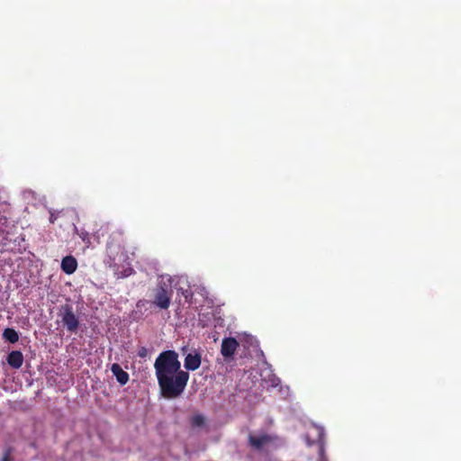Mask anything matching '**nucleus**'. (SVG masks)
<instances>
[{
	"label": "nucleus",
	"mask_w": 461,
	"mask_h": 461,
	"mask_svg": "<svg viewBox=\"0 0 461 461\" xmlns=\"http://www.w3.org/2000/svg\"><path fill=\"white\" fill-rule=\"evenodd\" d=\"M156 375H189L180 370L181 364L178 355L174 350L161 352L156 358L154 364Z\"/></svg>",
	"instance_id": "f257e3e1"
},
{
	"label": "nucleus",
	"mask_w": 461,
	"mask_h": 461,
	"mask_svg": "<svg viewBox=\"0 0 461 461\" xmlns=\"http://www.w3.org/2000/svg\"><path fill=\"white\" fill-rule=\"evenodd\" d=\"M189 376H158L161 394L167 399L179 396L186 386Z\"/></svg>",
	"instance_id": "f03ea898"
},
{
	"label": "nucleus",
	"mask_w": 461,
	"mask_h": 461,
	"mask_svg": "<svg viewBox=\"0 0 461 461\" xmlns=\"http://www.w3.org/2000/svg\"><path fill=\"white\" fill-rule=\"evenodd\" d=\"M282 443V439L276 434L267 432L249 433L248 436L249 447L257 452H262L268 447H277Z\"/></svg>",
	"instance_id": "7ed1b4c3"
},
{
	"label": "nucleus",
	"mask_w": 461,
	"mask_h": 461,
	"mask_svg": "<svg viewBox=\"0 0 461 461\" xmlns=\"http://www.w3.org/2000/svg\"><path fill=\"white\" fill-rule=\"evenodd\" d=\"M173 290L170 285L166 283H159L154 289L152 303L162 310L169 308Z\"/></svg>",
	"instance_id": "20e7f679"
},
{
	"label": "nucleus",
	"mask_w": 461,
	"mask_h": 461,
	"mask_svg": "<svg viewBox=\"0 0 461 461\" xmlns=\"http://www.w3.org/2000/svg\"><path fill=\"white\" fill-rule=\"evenodd\" d=\"M60 316L62 323L67 328V330L71 333L77 332L79 327V321L74 313L73 307L70 304L61 306Z\"/></svg>",
	"instance_id": "39448f33"
},
{
	"label": "nucleus",
	"mask_w": 461,
	"mask_h": 461,
	"mask_svg": "<svg viewBox=\"0 0 461 461\" xmlns=\"http://www.w3.org/2000/svg\"><path fill=\"white\" fill-rule=\"evenodd\" d=\"M240 343L236 339L229 337L222 339L221 346V353L225 358L233 357Z\"/></svg>",
	"instance_id": "423d86ee"
},
{
	"label": "nucleus",
	"mask_w": 461,
	"mask_h": 461,
	"mask_svg": "<svg viewBox=\"0 0 461 461\" xmlns=\"http://www.w3.org/2000/svg\"><path fill=\"white\" fill-rule=\"evenodd\" d=\"M201 365V355L197 352L189 353L186 355L184 366L185 369L194 371Z\"/></svg>",
	"instance_id": "0eeeda50"
},
{
	"label": "nucleus",
	"mask_w": 461,
	"mask_h": 461,
	"mask_svg": "<svg viewBox=\"0 0 461 461\" xmlns=\"http://www.w3.org/2000/svg\"><path fill=\"white\" fill-rule=\"evenodd\" d=\"M77 268V261L73 256H66L61 261V269L67 275L75 273Z\"/></svg>",
	"instance_id": "6e6552de"
},
{
	"label": "nucleus",
	"mask_w": 461,
	"mask_h": 461,
	"mask_svg": "<svg viewBox=\"0 0 461 461\" xmlns=\"http://www.w3.org/2000/svg\"><path fill=\"white\" fill-rule=\"evenodd\" d=\"M7 364L13 368H19L23 363V356L21 351H11L6 358Z\"/></svg>",
	"instance_id": "1a4fd4ad"
},
{
	"label": "nucleus",
	"mask_w": 461,
	"mask_h": 461,
	"mask_svg": "<svg viewBox=\"0 0 461 461\" xmlns=\"http://www.w3.org/2000/svg\"><path fill=\"white\" fill-rule=\"evenodd\" d=\"M3 338L10 343H15L19 340L18 332L12 328H6L3 332Z\"/></svg>",
	"instance_id": "9d476101"
},
{
	"label": "nucleus",
	"mask_w": 461,
	"mask_h": 461,
	"mask_svg": "<svg viewBox=\"0 0 461 461\" xmlns=\"http://www.w3.org/2000/svg\"><path fill=\"white\" fill-rule=\"evenodd\" d=\"M260 375H271L273 373L272 366L266 361L263 357L260 363L258 364Z\"/></svg>",
	"instance_id": "9b49d317"
},
{
	"label": "nucleus",
	"mask_w": 461,
	"mask_h": 461,
	"mask_svg": "<svg viewBox=\"0 0 461 461\" xmlns=\"http://www.w3.org/2000/svg\"><path fill=\"white\" fill-rule=\"evenodd\" d=\"M319 441H320V449H319L320 461H328V459L325 456V450H324V445H323V430L322 429H320Z\"/></svg>",
	"instance_id": "f8f14e48"
},
{
	"label": "nucleus",
	"mask_w": 461,
	"mask_h": 461,
	"mask_svg": "<svg viewBox=\"0 0 461 461\" xmlns=\"http://www.w3.org/2000/svg\"><path fill=\"white\" fill-rule=\"evenodd\" d=\"M205 423L204 417L202 414H196L192 417L191 424L193 427L200 428L203 427Z\"/></svg>",
	"instance_id": "ddd939ff"
},
{
	"label": "nucleus",
	"mask_w": 461,
	"mask_h": 461,
	"mask_svg": "<svg viewBox=\"0 0 461 461\" xmlns=\"http://www.w3.org/2000/svg\"><path fill=\"white\" fill-rule=\"evenodd\" d=\"M77 234L79 238L86 243V245L88 247L91 244L90 237L87 231L82 230L80 231H77Z\"/></svg>",
	"instance_id": "4468645a"
},
{
	"label": "nucleus",
	"mask_w": 461,
	"mask_h": 461,
	"mask_svg": "<svg viewBox=\"0 0 461 461\" xmlns=\"http://www.w3.org/2000/svg\"><path fill=\"white\" fill-rule=\"evenodd\" d=\"M12 447H7L3 455L1 461H13Z\"/></svg>",
	"instance_id": "2eb2a0df"
},
{
	"label": "nucleus",
	"mask_w": 461,
	"mask_h": 461,
	"mask_svg": "<svg viewBox=\"0 0 461 461\" xmlns=\"http://www.w3.org/2000/svg\"><path fill=\"white\" fill-rule=\"evenodd\" d=\"M112 372L113 375H128L124 372L118 364H113L112 366Z\"/></svg>",
	"instance_id": "dca6fc26"
},
{
	"label": "nucleus",
	"mask_w": 461,
	"mask_h": 461,
	"mask_svg": "<svg viewBox=\"0 0 461 461\" xmlns=\"http://www.w3.org/2000/svg\"><path fill=\"white\" fill-rule=\"evenodd\" d=\"M129 377L130 376H116V379L121 385H124L128 383Z\"/></svg>",
	"instance_id": "f3484780"
},
{
	"label": "nucleus",
	"mask_w": 461,
	"mask_h": 461,
	"mask_svg": "<svg viewBox=\"0 0 461 461\" xmlns=\"http://www.w3.org/2000/svg\"><path fill=\"white\" fill-rule=\"evenodd\" d=\"M59 376H54V375H51L48 378V384H50V385H52L53 384H57V378Z\"/></svg>",
	"instance_id": "a211bd4d"
},
{
	"label": "nucleus",
	"mask_w": 461,
	"mask_h": 461,
	"mask_svg": "<svg viewBox=\"0 0 461 461\" xmlns=\"http://www.w3.org/2000/svg\"><path fill=\"white\" fill-rule=\"evenodd\" d=\"M56 220H57V216L55 215V213H54V212H50V221L51 223H54V222L56 221Z\"/></svg>",
	"instance_id": "6ab92c4d"
},
{
	"label": "nucleus",
	"mask_w": 461,
	"mask_h": 461,
	"mask_svg": "<svg viewBox=\"0 0 461 461\" xmlns=\"http://www.w3.org/2000/svg\"><path fill=\"white\" fill-rule=\"evenodd\" d=\"M146 353H147V349L145 348H142L140 352H139V355L140 357H145L146 356Z\"/></svg>",
	"instance_id": "aec40b11"
},
{
	"label": "nucleus",
	"mask_w": 461,
	"mask_h": 461,
	"mask_svg": "<svg viewBox=\"0 0 461 461\" xmlns=\"http://www.w3.org/2000/svg\"><path fill=\"white\" fill-rule=\"evenodd\" d=\"M279 383V378L277 376H275V379L273 380V385L276 386Z\"/></svg>",
	"instance_id": "412c9836"
},
{
	"label": "nucleus",
	"mask_w": 461,
	"mask_h": 461,
	"mask_svg": "<svg viewBox=\"0 0 461 461\" xmlns=\"http://www.w3.org/2000/svg\"><path fill=\"white\" fill-rule=\"evenodd\" d=\"M4 221V223H5L7 221V219L5 217H2V218H0V221Z\"/></svg>",
	"instance_id": "4be33fe9"
},
{
	"label": "nucleus",
	"mask_w": 461,
	"mask_h": 461,
	"mask_svg": "<svg viewBox=\"0 0 461 461\" xmlns=\"http://www.w3.org/2000/svg\"><path fill=\"white\" fill-rule=\"evenodd\" d=\"M68 383H73L72 376H69V380L68 381Z\"/></svg>",
	"instance_id": "5701e85b"
},
{
	"label": "nucleus",
	"mask_w": 461,
	"mask_h": 461,
	"mask_svg": "<svg viewBox=\"0 0 461 461\" xmlns=\"http://www.w3.org/2000/svg\"><path fill=\"white\" fill-rule=\"evenodd\" d=\"M59 389L60 391H63V390H64V388H63L62 386H59Z\"/></svg>",
	"instance_id": "b1692460"
}]
</instances>
